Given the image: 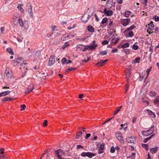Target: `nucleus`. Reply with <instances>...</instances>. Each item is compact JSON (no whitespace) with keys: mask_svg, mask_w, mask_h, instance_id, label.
<instances>
[{"mask_svg":"<svg viewBox=\"0 0 159 159\" xmlns=\"http://www.w3.org/2000/svg\"><path fill=\"white\" fill-rule=\"evenodd\" d=\"M26 10L30 18H32L34 17V15L33 12L32 6L30 3H28L26 5Z\"/></svg>","mask_w":159,"mask_h":159,"instance_id":"nucleus-1","label":"nucleus"},{"mask_svg":"<svg viewBox=\"0 0 159 159\" xmlns=\"http://www.w3.org/2000/svg\"><path fill=\"white\" fill-rule=\"evenodd\" d=\"M17 20L18 21L19 24L22 27L25 29H27L29 27L28 21L27 20H25L23 22L22 19L19 18Z\"/></svg>","mask_w":159,"mask_h":159,"instance_id":"nucleus-2","label":"nucleus"},{"mask_svg":"<svg viewBox=\"0 0 159 159\" xmlns=\"http://www.w3.org/2000/svg\"><path fill=\"white\" fill-rule=\"evenodd\" d=\"M154 126H152L147 131H143L142 132V134L143 135L145 136H147L151 134L152 133L154 130Z\"/></svg>","mask_w":159,"mask_h":159,"instance_id":"nucleus-3","label":"nucleus"},{"mask_svg":"<svg viewBox=\"0 0 159 159\" xmlns=\"http://www.w3.org/2000/svg\"><path fill=\"white\" fill-rule=\"evenodd\" d=\"M81 156L83 157H87L89 158H91L93 157H94L96 155L95 153H92L89 152H83L81 154Z\"/></svg>","mask_w":159,"mask_h":159,"instance_id":"nucleus-4","label":"nucleus"},{"mask_svg":"<svg viewBox=\"0 0 159 159\" xmlns=\"http://www.w3.org/2000/svg\"><path fill=\"white\" fill-rule=\"evenodd\" d=\"M98 46L97 44H95L93 45H87L83 49V51L85 52L86 50H92L95 49L96 47Z\"/></svg>","mask_w":159,"mask_h":159,"instance_id":"nucleus-5","label":"nucleus"},{"mask_svg":"<svg viewBox=\"0 0 159 159\" xmlns=\"http://www.w3.org/2000/svg\"><path fill=\"white\" fill-rule=\"evenodd\" d=\"M55 153L56 154L57 157L60 159H62V156L65 155L64 152L61 149H58L57 150L55 151Z\"/></svg>","mask_w":159,"mask_h":159,"instance_id":"nucleus-6","label":"nucleus"},{"mask_svg":"<svg viewBox=\"0 0 159 159\" xmlns=\"http://www.w3.org/2000/svg\"><path fill=\"white\" fill-rule=\"evenodd\" d=\"M24 61V59L23 58L20 57L15 59V60H13L12 62L14 65H16L17 63H21V62Z\"/></svg>","mask_w":159,"mask_h":159,"instance_id":"nucleus-7","label":"nucleus"},{"mask_svg":"<svg viewBox=\"0 0 159 159\" xmlns=\"http://www.w3.org/2000/svg\"><path fill=\"white\" fill-rule=\"evenodd\" d=\"M91 16L92 15L90 16L86 14H84L81 18L82 21L84 23L87 22L89 18L91 17Z\"/></svg>","mask_w":159,"mask_h":159,"instance_id":"nucleus-8","label":"nucleus"},{"mask_svg":"<svg viewBox=\"0 0 159 159\" xmlns=\"http://www.w3.org/2000/svg\"><path fill=\"white\" fill-rule=\"evenodd\" d=\"M103 13L105 14V15L108 16H110L113 14V11L111 10H107L106 8H105L103 11Z\"/></svg>","mask_w":159,"mask_h":159,"instance_id":"nucleus-9","label":"nucleus"},{"mask_svg":"<svg viewBox=\"0 0 159 159\" xmlns=\"http://www.w3.org/2000/svg\"><path fill=\"white\" fill-rule=\"evenodd\" d=\"M55 61V59L53 56H51L49 59V60L48 63V65L49 66H51L53 65Z\"/></svg>","mask_w":159,"mask_h":159,"instance_id":"nucleus-10","label":"nucleus"},{"mask_svg":"<svg viewBox=\"0 0 159 159\" xmlns=\"http://www.w3.org/2000/svg\"><path fill=\"white\" fill-rule=\"evenodd\" d=\"M116 137L117 139L120 140H121V142H124V140L123 139L122 135L120 132L118 131L116 133Z\"/></svg>","mask_w":159,"mask_h":159,"instance_id":"nucleus-11","label":"nucleus"},{"mask_svg":"<svg viewBox=\"0 0 159 159\" xmlns=\"http://www.w3.org/2000/svg\"><path fill=\"white\" fill-rule=\"evenodd\" d=\"M148 25V31L149 32V34H150V31L154 29V25L153 24V22L151 21Z\"/></svg>","mask_w":159,"mask_h":159,"instance_id":"nucleus-12","label":"nucleus"},{"mask_svg":"<svg viewBox=\"0 0 159 159\" xmlns=\"http://www.w3.org/2000/svg\"><path fill=\"white\" fill-rule=\"evenodd\" d=\"M126 140L128 143H134L135 141V138L134 137H128L126 138Z\"/></svg>","mask_w":159,"mask_h":159,"instance_id":"nucleus-13","label":"nucleus"},{"mask_svg":"<svg viewBox=\"0 0 159 159\" xmlns=\"http://www.w3.org/2000/svg\"><path fill=\"white\" fill-rule=\"evenodd\" d=\"M123 21L122 22L123 25L125 26L128 25L129 23L130 22V19L129 18H127L122 20Z\"/></svg>","mask_w":159,"mask_h":159,"instance_id":"nucleus-14","label":"nucleus"},{"mask_svg":"<svg viewBox=\"0 0 159 159\" xmlns=\"http://www.w3.org/2000/svg\"><path fill=\"white\" fill-rule=\"evenodd\" d=\"M108 61V59H106V60H101L99 61L96 64V65H99L100 66H103L105 63Z\"/></svg>","mask_w":159,"mask_h":159,"instance_id":"nucleus-15","label":"nucleus"},{"mask_svg":"<svg viewBox=\"0 0 159 159\" xmlns=\"http://www.w3.org/2000/svg\"><path fill=\"white\" fill-rule=\"evenodd\" d=\"M147 111H148V115H149L150 117L152 118H155L156 117V115L154 113L152 112L151 110L149 109H147Z\"/></svg>","mask_w":159,"mask_h":159,"instance_id":"nucleus-16","label":"nucleus"},{"mask_svg":"<svg viewBox=\"0 0 159 159\" xmlns=\"http://www.w3.org/2000/svg\"><path fill=\"white\" fill-rule=\"evenodd\" d=\"M10 91H7L3 92H1L0 93V97L2 96H6L10 93Z\"/></svg>","mask_w":159,"mask_h":159,"instance_id":"nucleus-17","label":"nucleus"},{"mask_svg":"<svg viewBox=\"0 0 159 159\" xmlns=\"http://www.w3.org/2000/svg\"><path fill=\"white\" fill-rule=\"evenodd\" d=\"M30 86L31 87V88H27L25 92V94H27L31 92L34 88V86L33 84H31Z\"/></svg>","mask_w":159,"mask_h":159,"instance_id":"nucleus-18","label":"nucleus"},{"mask_svg":"<svg viewBox=\"0 0 159 159\" xmlns=\"http://www.w3.org/2000/svg\"><path fill=\"white\" fill-rule=\"evenodd\" d=\"M158 148L157 147H156L154 148H151L150 149V151L152 153L154 154L156 153L157 150Z\"/></svg>","mask_w":159,"mask_h":159,"instance_id":"nucleus-19","label":"nucleus"},{"mask_svg":"<svg viewBox=\"0 0 159 159\" xmlns=\"http://www.w3.org/2000/svg\"><path fill=\"white\" fill-rule=\"evenodd\" d=\"M48 76V72H43L42 73V75L41 76V79L43 80L45 79L46 78L47 76Z\"/></svg>","mask_w":159,"mask_h":159,"instance_id":"nucleus-20","label":"nucleus"},{"mask_svg":"<svg viewBox=\"0 0 159 159\" xmlns=\"http://www.w3.org/2000/svg\"><path fill=\"white\" fill-rule=\"evenodd\" d=\"M87 29L89 31L91 32H93L94 31V28L90 25L88 26Z\"/></svg>","mask_w":159,"mask_h":159,"instance_id":"nucleus-21","label":"nucleus"},{"mask_svg":"<svg viewBox=\"0 0 159 159\" xmlns=\"http://www.w3.org/2000/svg\"><path fill=\"white\" fill-rule=\"evenodd\" d=\"M27 63H22L21 64V65H20V69H21L22 68H23L24 69V70H25L27 69V67H25L24 66L25 65H27Z\"/></svg>","mask_w":159,"mask_h":159,"instance_id":"nucleus-22","label":"nucleus"},{"mask_svg":"<svg viewBox=\"0 0 159 159\" xmlns=\"http://www.w3.org/2000/svg\"><path fill=\"white\" fill-rule=\"evenodd\" d=\"M7 51L11 55H14L13 52L11 48H8L7 49Z\"/></svg>","mask_w":159,"mask_h":159,"instance_id":"nucleus-23","label":"nucleus"},{"mask_svg":"<svg viewBox=\"0 0 159 159\" xmlns=\"http://www.w3.org/2000/svg\"><path fill=\"white\" fill-rule=\"evenodd\" d=\"M76 68H75V67H70V68H67L66 70V72H68L70 71H71L72 70H76Z\"/></svg>","mask_w":159,"mask_h":159,"instance_id":"nucleus-24","label":"nucleus"},{"mask_svg":"<svg viewBox=\"0 0 159 159\" xmlns=\"http://www.w3.org/2000/svg\"><path fill=\"white\" fill-rule=\"evenodd\" d=\"M131 12L130 11H126L125 12L124 14V15L127 17H129V15L130 14Z\"/></svg>","mask_w":159,"mask_h":159,"instance_id":"nucleus-25","label":"nucleus"},{"mask_svg":"<svg viewBox=\"0 0 159 159\" xmlns=\"http://www.w3.org/2000/svg\"><path fill=\"white\" fill-rule=\"evenodd\" d=\"M129 46V44L128 43H126L124 44L121 47L122 48H128Z\"/></svg>","mask_w":159,"mask_h":159,"instance_id":"nucleus-26","label":"nucleus"},{"mask_svg":"<svg viewBox=\"0 0 159 159\" xmlns=\"http://www.w3.org/2000/svg\"><path fill=\"white\" fill-rule=\"evenodd\" d=\"M85 46L84 45L82 44H79L77 45V48H80L83 51V49L85 48H84V47H85Z\"/></svg>","mask_w":159,"mask_h":159,"instance_id":"nucleus-27","label":"nucleus"},{"mask_svg":"<svg viewBox=\"0 0 159 159\" xmlns=\"http://www.w3.org/2000/svg\"><path fill=\"white\" fill-rule=\"evenodd\" d=\"M131 74V72L130 71L127 72L126 74V78L127 79V81L128 82V80L129 79V77Z\"/></svg>","mask_w":159,"mask_h":159,"instance_id":"nucleus-28","label":"nucleus"},{"mask_svg":"<svg viewBox=\"0 0 159 159\" xmlns=\"http://www.w3.org/2000/svg\"><path fill=\"white\" fill-rule=\"evenodd\" d=\"M154 134H153L150 136L145 139H144V142L146 143L148 140L152 138V137L154 136Z\"/></svg>","mask_w":159,"mask_h":159,"instance_id":"nucleus-29","label":"nucleus"},{"mask_svg":"<svg viewBox=\"0 0 159 159\" xmlns=\"http://www.w3.org/2000/svg\"><path fill=\"white\" fill-rule=\"evenodd\" d=\"M122 107V106H120V107L118 108V109L116 110L115 111H114V115H116V114L118 113V112L120 111V109H121Z\"/></svg>","mask_w":159,"mask_h":159,"instance_id":"nucleus-30","label":"nucleus"},{"mask_svg":"<svg viewBox=\"0 0 159 159\" xmlns=\"http://www.w3.org/2000/svg\"><path fill=\"white\" fill-rule=\"evenodd\" d=\"M67 61V59L65 58H63L61 61V63L62 64H66Z\"/></svg>","mask_w":159,"mask_h":159,"instance_id":"nucleus-31","label":"nucleus"},{"mask_svg":"<svg viewBox=\"0 0 159 159\" xmlns=\"http://www.w3.org/2000/svg\"><path fill=\"white\" fill-rule=\"evenodd\" d=\"M135 27V26L134 25H132L130 27L127 28L125 31H129L130 30H131Z\"/></svg>","mask_w":159,"mask_h":159,"instance_id":"nucleus-32","label":"nucleus"},{"mask_svg":"<svg viewBox=\"0 0 159 159\" xmlns=\"http://www.w3.org/2000/svg\"><path fill=\"white\" fill-rule=\"evenodd\" d=\"M156 95V93L154 91H151L150 92V95L151 97L155 96Z\"/></svg>","mask_w":159,"mask_h":159,"instance_id":"nucleus-33","label":"nucleus"},{"mask_svg":"<svg viewBox=\"0 0 159 159\" xmlns=\"http://www.w3.org/2000/svg\"><path fill=\"white\" fill-rule=\"evenodd\" d=\"M17 8L21 12L23 13L24 12V10L21 7V6H19V5H18Z\"/></svg>","mask_w":159,"mask_h":159,"instance_id":"nucleus-34","label":"nucleus"},{"mask_svg":"<svg viewBox=\"0 0 159 159\" xmlns=\"http://www.w3.org/2000/svg\"><path fill=\"white\" fill-rule=\"evenodd\" d=\"M11 98L8 97H5L3 99V101H9L11 100Z\"/></svg>","mask_w":159,"mask_h":159,"instance_id":"nucleus-35","label":"nucleus"},{"mask_svg":"<svg viewBox=\"0 0 159 159\" xmlns=\"http://www.w3.org/2000/svg\"><path fill=\"white\" fill-rule=\"evenodd\" d=\"M6 76L8 78H11L12 76V74L11 73H11H10L9 72H8V73L6 74Z\"/></svg>","mask_w":159,"mask_h":159,"instance_id":"nucleus-36","label":"nucleus"},{"mask_svg":"<svg viewBox=\"0 0 159 159\" xmlns=\"http://www.w3.org/2000/svg\"><path fill=\"white\" fill-rule=\"evenodd\" d=\"M69 46V44L67 42L66 43L64 44L62 46V48L63 49H65L66 47L68 46Z\"/></svg>","mask_w":159,"mask_h":159,"instance_id":"nucleus-37","label":"nucleus"},{"mask_svg":"<svg viewBox=\"0 0 159 159\" xmlns=\"http://www.w3.org/2000/svg\"><path fill=\"white\" fill-rule=\"evenodd\" d=\"M108 19L107 18L105 17L103 18L101 22V23L104 24L107 22Z\"/></svg>","mask_w":159,"mask_h":159,"instance_id":"nucleus-38","label":"nucleus"},{"mask_svg":"<svg viewBox=\"0 0 159 159\" xmlns=\"http://www.w3.org/2000/svg\"><path fill=\"white\" fill-rule=\"evenodd\" d=\"M99 54L101 55H105L107 54V51H104L102 52H101L99 53Z\"/></svg>","mask_w":159,"mask_h":159,"instance_id":"nucleus-39","label":"nucleus"},{"mask_svg":"<svg viewBox=\"0 0 159 159\" xmlns=\"http://www.w3.org/2000/svg\"><path fill=\"white\" fill-rule=\"evenodd\" d=\"M154 103L156 104L157 102H159V96H158L157 98L154 100Z\"/></svg>","mask_w":159,"mask_h":159,"instance_id":"nucleus-40","label":"nucleus"},{"mask_svg":"<svg viewBox=\"0 0 159 159\" xmlns=\"http://www.w3.org/2000/svg\"><path fill=\"white\" fill-rule=\"evenodd\" d=\"M20 107L21 108V109H20V110L22 111L24 110L26 108V106L24 104L21 105Z\"/></svg>","mask_w":159,"mask_h":159,"instance_id":"nucleus-41","label":"nucleus"},{"mask_svg":"<svg viewBox=\"0 0 159 159\" xmlns=\"http://www.w3.org/2000/svg\"><path fill=\"white\" fill-rule=\"evenodd\" d=\"M142 146L143 147H144L147 150H148V144H142Z\"/></svg>","mask_w":159,"mask_h":159,"instance_id":"nucleus-42","label":"nucleus"},{"mask_svg":"<svg viewBox=\"0 0 159 159\" xmlns=\"http://www.w3.org/2000/svg\"><path fill=\"white\" fill-rule=\"evenodd\" d=\"M153 19L155 20V21H159V17L157 16H155L153 17Z\"/></svg>","mask_w":159,"mask_h":159,"instance_id":"nucleus-43","label":"nucleus"},{"mask_svg":"<svg viewBox=\"0 0 159 159\" xmlns=\"http://www.w3.org/2000/svg\"><path fill=\"white\" fill-rule=\"evenodd\" d=\"M104 143H102V144H101L100 147L99 148V149H100L101 150H103L104 149Z\"/></svg>","mask_w":159,"mask_h":159,"instance_id":"nucleus-44","label":"nucleus"},{"mask_svg":"<svg viewBox=\"0 0 159 159\" xmlns=\"http://www.w3.org/2000/svg\"><path fill=\"white\" fill-rule=\"evenodd\" d=\"M132 48L134 50H136L138 49V46L136 45H134L132 47Z\"/></svg>","mask_w":159,"mask_h":159,"instance_id":"nucleus-45","label":"nucleus"},{"mask_svg":"<svg viewBox=\"0 0 159 159\" xmlns=\"http://www.w3.org/2000/svg\"><path fill=\"white\" fill-rule=\"evenodd\" d=\"M108 41L106 40H104L102 43V44L103 45H105L108 44Z\"/></svg>","mask_w":159,"mask_h":159,"instance_id":"nucleus-46","label":"nucleus"},{"mask_svg":"<svg viewBox=\"0 0 159 159\" xmlns=\"http://www.w3.org/2000/svg\"><path fill=\"white\" fill-rule=\"evenodd\" d=\"M140 60V58L139 57H137L134 60V62L135 63H139V60Z\"/></svg>","mask_w":159,"mask_h":159,"instance_id":"nucleus-47","label":"nucleus"},{"mask_svg":"<svg viewBox=\"0 0 159 159\" xmlns=\"http://www.w3.org/2000/svg\"><path fill=\"white\" fill-rule=\"evenodd\" d=\"M129 35L130 37H132L134 35V34L132 31H130L129 33Z\"/></svg>","mask_w":159,"mask_h":159,"instance_id":"nucleus-48","label":"nucleus"},{"mask_svg":"<svg viewBox=\"0 0 159 159\" xmlns=\"http://www.w3.org/2000/svg\"><path fill=\"white\" fill-rule=\"evenodd\" d=\"M115 151V148L113 146H112L111 149L110 150V152L112 153H114Z\"/></svg>","mask_w":159,"mask_h":159,"instance_id":"nucleus-49","label":"nucleus"},{"mask_svg":"<svg viewBox=\"0 0 159 159\" xmlns=\"http://www.w3.org/2000/svg\"><path fill=\"white\" fill-rule=\"evenodd\" d=\"M40 55V52L39 51L37 52L34 54V56L36 57V56H38Z\"/></svg>","mask_w":159,"mask_h":159,"instance_id":"nucleus-50","label":"nucleus"},{"mask_svg":"<svg viewBox=\"0 0 159 159\" xmlns=\"http://www.w3.org/2000/svg\"><path fill=\"white\" fill-rule=\"evenodd\" d=\"M82 134V132L81 131H79L78 132V134H77L76 135L77 137H80L81 135Z\"/></svg>","mask_w":159,"mask_h":159,"instance_id":"nucleus-51","label":"nucleus"},{"mask_svg":"<svg viewBox=\"0 0 159 159\" xmlns=\"http://www.w3.org/2000/svg\"><path fill=\"white\" fill-rule=\"evenodd\" d=\"M136 154V153L134 152H133L132 153L131 155L129 157H131L132 159H134V157H133V156H135Z\"/></svg>","mask_w":159,"mask_h":159,"instance_id":"nucleus-52","label":"nucleus"},{"mask_svg":"<svg viewBox=\"0 0 159 159\" xmlns=\"http://www.w3.org/2000/svg\"><path fill=\"white\" fill-rule=\"evenodd\" d=\"M118 50L117 48H115L114 49H113L111 51V52L113 53H114L115 52H116L118 51Z\"/></svg>","mask_w":159,"mask_h":159,"instance_id":"nucleus-53","label":"nucleus"},{"mask_svg":"<svg viewBox=\"0 0 159 159\" xmlns=\"http://www.w3.org/2000/svg\"><path fill=\"white\" fill-rule=\"evenodd\" d=\"M80 148L83 149L84 148V147L80 145H78L77 146V149H79Z\"/></svg>","mask_w":159,"mask_h":159,"instance_id":"nucleus-54","label":"nucleus"},{"mask_svg":"<svg viewBox=\"0 0 159 159\" xmlns=\"http://www.w3.org/2000/svg\"><path fill=\"white\" fill-rule=\"evenodd\" d=\"M47 122L48 121L47 120H45L43 123V125L45 126H46L47 125Z\"/></svg>","mask_w":159,"mask_h":159,"instance_id":"nucleus-55","label":"nucleus"},{"mask_svg":"<svg viewBox=\"0 0 159 159\" xmlns=\"http://www.w3.org/2000/svg\"><path fill=\"white\" fill-rule=\"evenodd\" d=\"M91 136L90 134H86V136L85 137V139H87Z\"/></svg>","mask_w":159,"mask_h":159,"instance_id":"nucleus-56","label":"nucleus"},{"mask_svg":"<svg viewBox=\"0 0 159 159\" xmlns=\"http://www.w3.org/2000/svg\"><path fill=\"white\" fill-rule=\"evenodd\" d=\"M1 32L2 34H4V33L3 32L5 30L4 28L3 27H2L1 28Z\"/></svg>","mask_w":159,"mask_h":159,"instance_id":"nucleus-57","label":"nucleus"},{"mask_svg":"<svg viewBox=\"0 0 159 159\" xmlns=\"http://www.w3.org/2000/svg\"><path fill=\"white\" fill-rule=\"evenodd\" d=\"M139 5V4L138 3H136V4H134V6L136 8H138L139 7V6H138Z\"/></svg>","mask_w":159,"mask_h":159,"instance_id":"nucleus-58","label":"nucleus"},{"mask_svg":"<svg viewBox=\"0 0 159 159\" xmlns=\"http://www.w3.org/2000/svg\"><path fill=\"white\" fill-rule=\"evenodd\" d=\"M119 40V38H116L115 41L114 43V44H116L118 42Z\"/></svg>","mask_w":159,"mask_h":159,"instance_id":"nucleus-59","label":"nucleus"},{"mask_svg":"<svg viewBox=\"0 0 159 159\" xmlns=\"http://www.w3.org/2000/svg\"><path fill=\"white\" fill-rule=\"evenodd\" d=\"M124 52L126 54H128L129 53L130 51L129 49H127L124 50Z\"/></svg>","mask_w":159,"mask_h":159,"instance_id":"nucleus-60","label":"nucleus"},{"mask_svg":"<svg viewBox=\"0 0 159 159\" xmlns=\"http://www.w3.org/2000/svg\"><path fill=\"white\" fill-rule=\"evenodd\" d=\"M126 88H125V93H126L127 92V91L128 89L129 88V84H127L126 85Z\"/></svg>","mask_w":159,"mask_h":159,"instance_id":"nucleus-61","label":"nucleus"},{"mask_svg":"<svg viewBox=\"0 0 159 159\" xmlns=\"http://www.w3.org/2000/svg\"><path fill=\"white\" fill-rule=\"evenodd\" d=\"M103 150H101L99 148V149L98 150V152L99 154L102 153H103Z\"/></svg>","mask_w":159,"mask_h":159,"instance_id":"nucleus-62","label":"nucleus"},{"mask_svg":"<svg viewBox=\"0 0 159 159\" xmlns=\"http://www.w3.org/2000/svg\"><path fill=\"white\" fill-rule=\"evenodd\" d=\"M143 76L140 75L139 77V80L140 81H143Z\"/></svg>","mask_w":159,"mask_h":159,"instance_id":"nucleus-63","label":"nucleus"},{"mask_svg":"<svg viewBox=\"0 0 159 159\" xmlns=\"http://www.w3.org/2000/svg\"><path fill=\"white\" fill-rule=\"evenodd\" d=\"M113 0H108L106 2L107 4H110V3L112 2Z\"/></svg>","mask_w":159,"mask_h":159,"instance_id":"nucleus-64","label":"nucleus"}]
</instances>
